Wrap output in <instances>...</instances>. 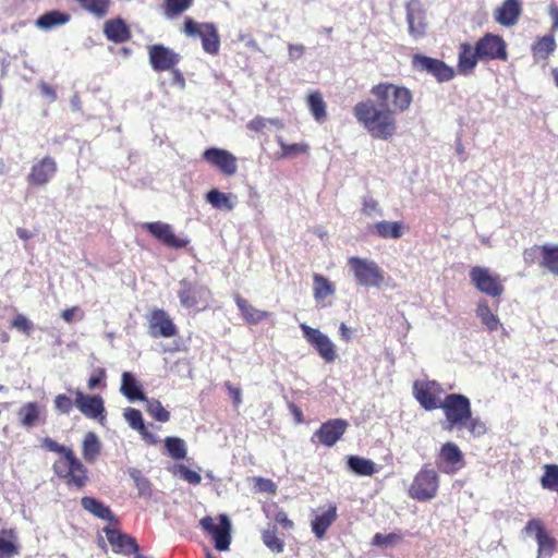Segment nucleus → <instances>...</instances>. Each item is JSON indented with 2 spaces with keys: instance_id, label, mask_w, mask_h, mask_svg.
Listing matches in <instances>:
<instances>
[{
  "instance_id": "603ef678",
  "label": "nucleus",
  "mask_w": 558,
  "mask_h": 558,
  "mask_svg": "<svg viewBox=\"0 0 558 558\" xmlns=\"http://www.w3.org/2000/svg\"><path fill=\"white\" fill-rule=\"evenodd\" d=\"M277 141L281 147L280 157H283V158L304 154V153H307L310 149V146L306 144L296 143V144L288 145L283 142L282 137H280V136L277 138Z\"/></svg>"
},
{
  "instance_id": "a18cd8bd",
  "label": "nucleus",
  "mask_w": 558,
  "mask_h": 558,
  "mask_svg": "<svg viewBox=\"0 0 558 558\" xmlns=\"http://www.w3.org/2000/svg\"><path fill=\"white\" fill-rule=\"evenodd\" d=\"M206 199L213 207L217 209H233V203L231 202L230 196L216 189L207 193Z\"/></svg>"
},
{
  "instance_id": "0e129e2a",
  "label": "nucleus",
  "mask_w": 558,
  "mask_h": 558,
  "mask_svg": "<svg viewBox=\"0 0 558 558\" xmlns=\"http://www.w3.org/2000/svg\"><path fill=\"white\" fill-rule=\"evenodd\" d=\"M362 205V211L368 215L369 217L383 216V209L380 208L378 202L375 198L364 197Z\"/></svg>"
},
{
  "instance_id": "4be33fe9",
  "label": "nucleus",
  "mask_w": 558,
  "mask_h": 558,
  "mask_svg": "<svg viewBox=\"0 0 558 558\" xmlns=\"http://www.w3.org/2000/svg\"><path fill=\"white\" fill-rule=\"evenodd\" d=\"M407 22L409 25V33L418 38L425 34V10L420 0H410L407 4Z\"/></svg>"
},
{
  "instance_id": "052dcab7",
  "label": "nucleus",
  "mask_w": 558,
  "mask_h": 558,
  "mask_svg": "<svg viewBox=\"0 0 558 558\" xmlns=\"http://www.w3.org/2000/svg\"><path fill=\"white\" fill-rule=\"evenodd\" d=\"M400 541H401V536L396 533H389L386 535L376 533L372 539V544L374 546L387 547V546L397 544Z\"/></svg>"
},
{
  "instance_id": "f8f14e48",
  "label": "nucleus",
  "mask_w": 558,
  "mask_h": 558,
  "mask_svg": "<svg viewBox=\"0 0 558 558\" xmlns=\"http://www.w3.org/2000/svg\"><path fill=\"white\" fill-rule=\"evenodd\" d=\"M475 46L481 61L508 60L507 44L499 35L486 33Z\"/></svg>"
},
{
  "instance_id": "1a4fd4ad",
  "label": "nucleus",
  "mask_w": 558,
  "mask_h": 558,
  "mask_svg": "<svg viewBox=\"0 0 558 558\" xmlns=\"http://www.w3.org/2000/svg\"><path fill=\"white\" fill-rule=\"evenodd\" d=\"M470 280L480 292L492 298H498L504 293L500 277L494 275L488 268L481 266L471 268Z\"/></svg>"
},
{
  "instance_id": "ea45409f",
  "label": "nucleus",
  "mask_w": 558,
  "mask_h": 558,
  "mask_svg": "<svg viewBox=\"0 0 558 558\" xmlns=\"http://www.w3.org/2000/svg\"><path fill=\"white\" fill-rule=\"evenodd\" d=\"M541 266L550 274L558 276V245H542Z\"/></svg>"
},
{
  "instance_id": "de8ad7c7",
  "label": "nucleus",
  "mask_w": 558,
  "mask_h": 558,
  "mask_svg": "<svg viewBox=\"0 0 558 558\" xmlns=\"http://www.w3.org/2000/svg\"><path fill=\"white\" fill-rule=\"evenodd\" d=\"M555 48V38L553 36H544L533 46V53L538 58L545 59Z\"/></svg>"
},
{
  "instance_id": "aec40b11",
  "label": "nucleus",
  "mask_w": 558,
  "mask_h": 558,
  "mask_svg": "<svg viewBox=\"0 0 558 558\" xmlns=\"http://www.w3.org/2000/svg\"><path fill=\"white\" fill-rule=\"evenodd\" d=\"M75 405L81 413L88 418H104L105 403L98 395H85L80 389L75 391Z\"/></svg>"
},
{
  "instance_id": "7c9ffc66",
  "label": "nucleus",
  "mask_w": 558,
  "mask_h": 558,
  "mask_svg": "<svg viewBox=\"0 0 558 558\" xmlns=\"http://www.w3.org/2000/svg\"><path fill=\"white\" fill-rule=\"evenodd\" d=\"M124 417L129 425L137 430L147 444L156 445L159 441L155 435L148 432L140 410L129 408L124 412Z\"/></svg>"
},
{
  "instance_id": "b1692460",
  "label": "nucleus",
  "mask_w": 558,
  "mask_h": 558,
  "mask_svg": "<svg viewBox=\"0 0 558 558\" xmlns=\"http://www.w3.org/2000/svg\"><path fill=\"white\" fill-rule=\"evenodd\" d=\"M349 424L345 420L333 418L324 423L316 435L318 436L322 444L327 447L333 446L341 436L345 433Z\"/></svg>"
},
{
  "instance_id": "2eb2a0df",
  "label": "nucleus",
  "mask_w": 558,
  "mask_h": 558,
  "mask_svg": "<svg viewBox=\"0 0 558 558\" xmlns=\"http://www.w3.org/2000/svg\"><path fill=\"white\" fill-rule=\"evenodd\" d=\"M143 228L162 245L169 248H184L190 243L189 239L177 236L169 223L161 221L146 222Z\"/></svg>"
},
{
  "instance_id": "bf43d9fd",
  "label": "nucleus",
  "mask_w": 558,
  "mask_h": 558,
  "mask_svg": "<svg viewBox=\"0 0 558 558\" xmlns=\"http://www.w3.org/2000/svg\"><path fill=\"white\" fill-rule=\"evenodd\" d=\"M178 474L181 478L186 481L189 484L198 485L202 482V476L198 472L191 470L184 464L177 465Z\"/></svg>"
},
{
  "instance_id": "6ab92c4d",
  "label": "nucleus",
  "mask_w": 558,
  "mask_h": 558,
  "mask_svg": "<svg viewBox=\"0 0 558 558\" xmlns=\"http://www.w3.org/2000/svg\"><path fill=\"white\" fill-rule=\"evenodd\" d=\"M104 532L109 544L112 546V550L116 554H123L129 556L140 550L136 539L131 535L122 533L118 529V525H107L104 527Z\"/></svg>"
},
{
  "instance_id": "49530a36",
  "label": "nucleus",
  "mask_w": 558,
  "mask_h": 558,
  "mask_svg": "<svg viewBox=\"0 0 558 558\" xmlns=\"http://www.w3.org/2000/svg\"><path fill=\"white\" fill-rule=\"evenodd\" d=\"M544 475L541 478L543 488L558 493V465L546 464Z\"/></svg>"
},
{
  "instance_id": "6e6552de",
  "label": "nucleus",
  "mask_w": 558,
  "mask_h": 558,
  "mask_svg": "<svg viewBox=\"0 0 558 558\" xmlns=\"http://www.w3.org/2000/svg\"><path fill=\"white\" fill-rule=\"evenodd\" d=\"M438 490V475L436 471L423 468L414 477L409 495L416 500L433 499Z\"/></svg>"
},
{
  "instance_id": "680f3d73",
  "label": "nucleus",
  "mask_w": 558,
  "mask_h": 558,
  "mask_svg": "<svg viewBox=\"0 0 558 558\" xmlns=\"http://www.w3.org/2000/svg\"><path fill=\"white\" fill-rule=\"evenodd\" d=\"M223 387L229 393L233 408L238 409L243 401L241 387L234 386L230 380H226Z\"/></svg>"
},
{
  "instance_id": "f704fd0d",
  "label": "nucleus",
  "mask_w": 558,
  "mask_h": 558,
  "mask_svg": "<svg viewBox=\"0 0 558 558\" xmlns=\"http://www.w3.org/2000/svg\"><path fill=\"white\" fill-rule=\"evenodd\" d=\"M69 21L70 15L68 13L52 10L40 15L36 20L35 25L40 29H51L53 27L64 25Z\"/></svg>"
},
{
  "instance_id": "774afa93",
  "label": "nucleus",
  "mask_w": 558,
  "mask_h": 558,
  "mask_svg": "<svg viewBox=\"0 0 558 558\" xmlns=\"http://www.w3.org/2000/svg\"><path fill=\"white\" fill-rule=\"evenodd\" d=\"M255 486L258 490L275 494L276 493V484L268 478L263 477H256L255 478Z\"/></svg>"
},
{
  "instance_id": "bb28decb",
  "label": "nucleus",
  "mask_w": 558,
  "mask_h": 558,
  "mask_svg": "<svg viewBox=\"0 0 558 558\" xmlns=\"http://www.w3.org/2000/svg\"><path fill=\"white\" fill-rule=\"evenodd\" d=\"M234 302L241 312L243 319L250 325H257L260 322L268 319L270 317V313L267 311H262L254 307L246 299H244L241 294H234Z\"/></svg>"
},
{
  "instance_id": "a19ab883",
  "label": "nucleus",
  "mask_w": 558,
  "mask_h": 558,
  "mask_svg": "<svg viewBox=\"0 0 558 558\" xmlns=\"http://www.w3.org/2000/svg\"><path fill=\"white\" fill-rule=\"evenodd\" d=\"M348 465L357 475L371 476L376 472L375 463L372 460L357 456L349 457Z\"/></svg>"
},
{
  "instance_id": "423d86ee",
  "label": "nucleus",
  "mask_w": 558,
  "mask_h": 558,
  "mask_svg": "<svg viewBox=\"0 0 558 558\" xmlns=\"http://www.w3.org/2000/svg\"><path fill=\"white\" fill-rule=\"evenodd\" d=\"M178 296L183 307L201 312L209 307L213 293L206 286L182 279L179 282Z\"/></svg>"
},
{
  "instance_id": "ddd939ff",
  "label": "nucleus",
  "mask_w": 558,
  "mask_h": 558,
  "mask_svg": "<svg viewBox=\"0 0 558 558\" xmlns=\"http://www.w3.org/2000/svg\"><path fill=\"white\" fill-rule=\"evenodd\" d=\"M412 64L417 71L433 75L439 83L449 82L456 75L453 68L439 59L415 54Z\"/></svg>"
},
{
  "instance_id": "dca6fc26",
  "label": "nucleus",
  "mask_w": 558,
  "mask_h": 558,
  "mask_svg": "<svg viewBox=\"0 0 558 558\" xmlns=\"http://www.w3.org/2000/svg\"><path fill=\"white\" fill-rule=\"evenodd\" d=\"M147 322L151 338H172L178 333V327L162 308L153 310L147 316Z\"/></svg>"
},
{
  "instance_id": "a878e982",
  "label": "nucleus",
  "mask_w": 558,
  "mask_h": 558,
  "mask_svg": "<svg viewBox=\"0 0 558 558\" xmlns=\"http://www.w3.org/2000/svg\"><path fill=\"white\" fill-rule=\"evenodd\" d=\"M521 15V3L519 0H505L501 5L495 9V21L506 27L517 24Z\"/></svg>"
},
{
  "instance_id": "4d7b16f0",
  "label": "nucleus",
  "mask_w": 558,
  "mask_h": 558,
  "mask_svg": "<svg viewBox=\"0 0 558 558\" xmlns=\"http://www.w3.org/2000/svg\"><path fill=\"white\" fill-rule=\"evenodd\" d=\"M54 409L60 414H70L75 405V401L71 399V397L65 393L57 395L53 400Z\"/></svg>"
},
{
  "instance_id": "473e14b6",
  "label": "nucleus",
  "mask_w": 558,
  "mask_h": 558,
  "mask_svg": "<svg viewBox=\"0 0 558 558\" xmlns=\"http://www.w3.org/2000/svg\"><path fill=\"white\" fill-rule=\"evenodd\" d=\"M101 442L94 432L85 434L82 441V457L86 463L93 464L101 454Z\"/></svg>"
},
{
  "instance_id": "c85d7f7f",
  "label": "nucleus",
  "mask_w": 558,
  "mask_h": 558,
  "mask_svg": "<svg viewBox=\"0 0 558 558\" xmlns=\"http://www.w3.org/2000/svg\"><path fill=\"white\" fill-rule=\"evenodd\" d=\"M106 37L116 44L125 43L131 39V31L128 24L120 17L109 20L104 25Z\"/></svg>"
},
{
  "instance_id": "72a5a7b5",
  "label": "nucleus",
  "mask_w": 558,
  "mask_h": 558,
  "mask_svg": "<svg viewBox=\"0 0 558 558\" xmlns=\"http://www.w3.org/2000/svg\"><path fill=\"white\" fill-rule=\"evenodd\" d=\"M120 391L130 401H135V400L144 401V400H146V397H145L144 392L142 391V388L138 385L137 380L129 372H124L122 374V383H121Z\"/></svg>"
},
{
  "instance_id": "f03ea898",
  "label": "nucleus",
  "mask_w": 558,
  "mask_h": 558,
  "mask_svg": "<svg viewBox=\"0 0 558 558\" xmlns=\"http://www.w3.org/2000/svg\"><path fill=\"white\" fill-rule=\"evenodd\" d=\"M54 475L69 488L82 490L89 482V472L74 450L59 457L52 464Z\"/></svg>"
},
{
  "instance_id": "e2e57ef3",
  "label": "nucleus",
  "mask_w": 558,
  "mask_h": 558,
  "mask_svg": "<svg viewBox=\"0 0 558 558\" xmlns=\"http://www.w3.org/2000/svg\"><path fill=\"white\" fill-rule=\"evenodd\" d=\"M43 447L51 452L58 453L60 457H64L68 452H71L73 449L70 447H65L60 445L54 439L50 437H46L43 439Z\"/></svg>"
},
{
  "instance_id": "a211bd4d",
  "label": "nucleus",
  "mask_w": 558,
  "mask_h": 558,
  "mask_svg": "<svg viewBox=\"0 0 558 558\" xmlns=\"http://www.w3.org/2000/svg\"><path fill=\"white\" fill-rule=\"evenodd\" d=\"M203 159L225 175L231 177L238 170L236 157L229 150L211 147L203 153Z\"/></svg>"
},
{
  "instance_id": "c756f323",
  "label": "nucleus",
  "mask_w": 558,
  "mask_h": 558,
  "mask_svg": "<svg viewBox=\"0 0 558 558\" xmlns=\"http://www.w3.org/2000/svg\"><path fill=\"white\" fill-rule=\"evenodd\" d=\"M21 553L17 533L14 529L0 531V558H13Z\"/></svg>"
},
{
  "instance_id": "c9c22d12",
  "label": "nucleus",
  "mask_w": 558,
  "mask_h": 558,
  "mask_svg": "<svg viewBox=\"0 0 558 558\" xmlns=\"http://www.w3.org/2000/svg\"><path fill=\"white\" fill-rule=\"evenodd\" d=\"M315 283L316 304L318 302H323L324 306L327 304H331V300L336 292L335 284L320 275H316Z\"/></svg>"
},
{
  "instance_id": "9d476101",
  "label": "nucleus",
  "mask_w": 558,
  "mask_h": 558,
  "mask_svg": "<svg viewBox=\"0 0 558 558\" xmlns=\"http://www.w3.org/2000/svg\"><path fill=\"white\" fill-rule=\"evenodd\" d=\"M219 524H215L214 519L206 515L201 519L199 524L204 531L209 533L215 542V548L220 551L228 550L231 543V523L226 514L219 515Z\"/></svg>"
},
{
  "instance_id": "7ed1b4c3",
  "label": "nucleus",
  "mask_w": 558,
  "mask_h": 558,
  "mask_svg": "<svg viewBox=\"0 0 558 558\" xmlns=\"http://www.w3.org/2000/svg\"><path fill=\"white\" fill-rule=\"evenodd\" d=\"M371 94L386 108L396 112L407 111L412 104V93L404 86L379 83L372 87Z\"/></svg>"
},
{
  "instance_id": "79ce46f5",
  "label": "nucleus",
  "mask_w": 558,
  "mask_h": 558,
  "mask_svg": "<svg viewBox=\"0 0 558 558\" xmlns=\"http://www.w3.org/2000/svg\"><path fill=\"white\" fill-rule=\"evenodd\" d=\"M167 453L173 460H182L186 457V445L182 438L170 436L163 440Z\"/></svg>"
},
{
  "instance_id": "c03bdc74",
  "label": "nucleus",
  "mask_w": 558,
  "mask_h": 558,
  "mask_svg": "<svg viewBox=\"0 0 558 558\" xmlns=\"http://www.w3.org/2000/svg\"><path fill=\"white\" fill-rule=\"evenodd\" d=\"M537 555L536 558H551L556 549V539L549 535L548 532L539 535L536 538Z\"/></svg>"
},
{
  "instance_id": "58836bf2",
  "label": "nucleus",
  "mask_w": 558,
  "mask_h": 558,
  "mask_svg": "<svg viewBox=\"0 0 558 558\" xmlns=\"http://www.w3.org/2000/svg\"><path fill=\"white\" fill-rule=\"evenodd\" d=\"M337 519V506L329 504L327 509L323 510L320 514L316 515V537L322 538L327 529Z\"/></svg>"
},
{
  "instance_id": "6e6d98bb",
  "label": "nucleus",
  "mask_w": 558,
  "mask_h": 558,
  "mask_svg": "<svg viewBox=\"0 0 558 558\" xmlns=\"http://www.w3.org/2000/svg\"><path fill=\"white\" fill-rule=\"evenodd\" d=\"M462 427H465L474 437H480L486 433L485 423L478 416H472V413L470 417L465 420Z\"/></svg>"
},
{
  "instance_id": "5701e85b",
  "label": "nucleus",
  "mask_w": 558,
  "mask_h": 558,
  "mask_svg": "<svg viewBox=\"0 0 558 558\" xmlns=\"http://www.w3.org/2000/svg\"><path fill=\"white\" fill-rule=\"evenodd\" d=\"M21 426L29 429L46 422L45 409L37 402H26L17 410Z\"/></svg>"
},
{
  "instance_id": "4468645a",
  "label": "nucleus",
  "mask_w": 558,
  "mask_h": 558,
  "mask_svg": "<svg viewBox=\"0 0 558 558\" xmlns=\"http://www.w3.org/2000/svg\"><path fill=\"white\" fill-rule=\"evenodd\" d=\"M58 163L51 156H45L36 160L26 177L29 187H41L47 185L57 174Z\"/></svg>"
},
{
  "instance_id": "393cba45",
  "label": "nucleus",
  "mask_w": 558,
  "mask_h": 558,
  "mask_svg": "<svg viewBox=\"0 0 558 558\" xmlns=\"http://www.w3.org/2000/svg\"><path fill=\"white\" fill-rule=\"evenodd\" d=\"M478 61H481V58L476 46L472 47L469 43H462L458 53V73L464 76L472 75Z\"/></svg>"
},
{
  "instance_id": "5fc2aeb1",
  "label": "nucleus",
  "mask_w": 558,
  "mask_h": 558,
  "mask_svg": "<svg viewBox=\"0 0 558 558\" xmlns=\"http://www.w3.org/2000/svg\"><path fill=\"white\" fill-rule=\"evenodd\" d=\"M268 125H275L278 129L283 126L279 119H266L257 116L247 123V129L254 132H263Z\"/></svg>"
},
{
  "instance_id": "09e8293b",
  "label": "nucleus",
  "mask_w": 558,
  "mask_h": 558,
  "mask_svg": "<svg viewBox=\"0 0 558 558\" xmlns=\"http://www.w3.org/2000/svg\"><path fill=\"white\" fill-rule=\"evenodd\" d=\"M440 458L445 462L454 465L462 460V452L453 442H447L440 450Z\"/></svg>"
},
{
  "instance_id": "412c9836",
  "label": "nucleus",
  "mask_w": 558,
  "mask_h": 558,
  "mask_svg": "<svg viewBox=\"0 0 558 558\" xmlns=\"http://www.w3.org/2000/svg\"><path fill=\"white\" fill-rule=\"evenodd\" d=\"M149 62L155 71H169L179 62V54L163 45H153L149 47Z\"/></svg>"
},
{
  "instance_id": "4c0bfd02",
  "label": "nucleus",
  "mask_w": 558,
  "mask_h": 558,
  "mask_svg": "<svg viewBox=\"0 0 558 558\" xmlns=\"http://www.w3.org/2000/svg\"><path fill=\"white\" fill-rule=\"evenodd\" d=\"M476 316L480 318L481 323L489 330V331H496L500 326V320L495 315L489 306L486 300H481L477 303L476 307Z\"/></svg>"
},
{
  "instance_id": "f3484780",
  "label": "nucleus",
  "mask_w": 558,
  "mask_h": 558,
  "mask_svg": "<svg viewBox=\"0 0 558 558\" xmlns=\"http://www.w3.org/2000/svg\"><path fill=\"white\" fill-rule=\"evenodd\" d=\"M442 389L436 381H415L413 393L418 403L427 411L440 409Z\"/></svg>"
},
{
  "instance_id": "3c124183",
  "label": "nucleus",
  "mask_w": 558,
  "mask_h": 558,
  "mask_svg": "<svg viewBox=\"0 0 558 558\" xmlns=\"http://www.w3.org/2000/svg\"><path fill=\"white\" fill-rule=\"evenodd\" d=\"M264 544L274 553H281L283 550V541L278 537L276 527L265 530L263 532Z\"/></svg>"
},
{
  "instance_id": "13d9d810",
  "label": "nucleus",
  "mask_w": 558,
  "mask_h": 558,
  "mask_svg": "<svg viewBox=\"0 0 558 558\" xmlns=\"http://www.w3.org/2000/svg\"><path fill=\"white\" fill-rule=\"evenodd\" d=\"M106 369L102 367H97L94 369L92 376L87 380V387L89 390H95L97 388L104 389L106 388Z\"/></svg>"
},
{
  "instance_id": "cd10ccee",
  "label": "nucleus",
  "mask_w": 558,
  "mask_h": 558,
  "mask_svg": "<svg viewBox=\"0 0 558 558\" xmlns=\"http://www.w3.org/2000/svg\"><path fill=\"white\" fill-rule=\"evenodd\" d=\"M81 505L84 510L92 513L94 517L106 520L110 524L119 525V521L111 509L98 499L85 496L81 499Z\"/></svg>"
},
{
  "instance_id": "e433bc0d",
  "label": "nucleus",
  "mask_w": 558,
  "mask_h": 558,
  "mask_svg": "<svg viewBox=\"0 0 558 558\" xmlns=\"http://www.w3.org/2000/svg\"><path fill=\"white\" fill-rule=\"evenodd\" d=\"M316 351L327 362L331 363L338 357L335 343L324 333L316 329Z\"/></svg>"
},
{
  "instance_id": "8fccbe9b",
  "label": "nucleus",
  "mask_w": 558,
  "mask_h": 558,
  "mask_svg": "<svg viewBox=\"0 0 558 558\" xmlns=\"http://www.w3.org/2000/svg\"><path fill=\"white\" fill-rule=\"evenodd\" d=\"M130 477L134 481V484L138 490L140 496L149 495L151 492V485L147 477H145L138 469L129 470Z\"/></svg>"
},
{
  "instance_id": "2f4dec72",
  "label": "nucleus",
  "mask_w": 558,
  "mask_h": 558,
  "mask_svg": "<svg viewBox=\"0 0 558 558\" xmlns=\"http://www.w3.org/2000/svg\"><path fill=\"white\" fill-rule=\"evenodd\" d=\"M373 232L381 239H400L409 228L401 221L381 220L373 227Z\"/></svg>"
},
{
  "instance_id": "338daca9",
  "label": "nucleus",
  "mask_w": 558,
  "mask_h": 558,
  "mask_svg": "<svg viewBox=\"0 0 558 558\" xmlns=\"http://www.w3.org/2000/svg\"><path fill=\"white\" fill-rule=\"evenodd\" d=\"M11 328H15L26 335H29L33 329V324L24 315L17 314L11 322Z\"/></svg>"
},
{
  "instance_id": "0eeeda50",
  "label": "nucleus",
  "mask_w": 558,
  "mask_h": 558,
  "mask_svg": "<svg viewBox=\"0 0 558 558\" xmlns=\"http://www.w3.org/2000/svg\"><path fill=\"white\" fill-rule=\"evenodd\" d=\"M183 32L189 37H199L203 49L209 54H217L220 48V38L217 27L213 23H197L192 17H186Z\"/></svg>"
},
{
  "instance_id": "9b49d317",
  "label": "nucleus",
  "mask_w": 558,
  "mask_h": 558,
  "mask_svg": "<svg viewBox=\"0 0 558 558\" xmlns=\"http://www.w3.org/2000/svg\"><path fill=\"white\" fill-rule=\"evenodd\" d=\"M219 524H215L214 519L206 515L201 519L199 524L204 531L209 533L215 542V548L220 551L228 550L231 543V523L226 514L219 515Z\"/></svg>"
},
{
  "instance_id": "f257e3e1",
  "label": "nucleus",
  "mask_w": 558,
  "mask_h": 558,
  "mask_svg": "<svg viewBox=\"0 0 558 558\" xmlns=\"http://www.w3.org/2000/svg\"><path fill=\"white\" fill-rule=\"evenodd\" d=\"M353 114L357 122L374 138H391L397 131V121L393 111L376 104L372 99L357 102L353 108Z\"/></svg>"
},
{
  "instance_id": "864d4df0",
  "label": "nucleus",
  "mask_w": 558,
  "mask_h": 558,
  "mask_svg": "<svg viewBox=\"0 0 558 558\" xmlns=\"http://www.w3.org/2000/svg\"><path fill=\"white\" fill-rule=\"evenodd\" d=\"M147 412L158 422H168L170 420V413L163 408L159 400L148 401Z\"/></svg>"
},
{
  "instance_id": "39448f33",
  "label": "nucleus",
  "mask_w": 558,
  "mask_h": 558,
  "mask_svg": "<svg viewBox=\"0 0 558 558\" xmlns=\"http://www.w3.org/2000/svg\"><path fill=\"white\" fill-rule=\"evenodd\" d=\"M440 409H442L446 417L442 425L446 430L461 429L472 412L470 399L460 393L447 395Z\"/></svg>"
},
{
  "instance_id": "37998d69",
  "label": "nucleus",
  "mask_w": 558,
  "mask_h": 558,
  "mask_svg": "<svg viewBox=\"0 0 558 558\" xmlns=\"http://www.w3.org/2000/svg\"><path fill=\"white\" fill-rule=\"evenodd\" d=\"M194 0H163V14L168 19H174L193 5Z\"/></svg>"
},
{
  "instance_id": "20e7f679",
  "label": "nucleus",
  "mask_w": 558,
  "mask_h": 558,
  "mask_svg": "<svg viewBox=\"0 0 558 558\" xmlns=\"http://www.w3.org/2000/svg\"><path fill=\"white\" fill-rule=\"evenodd\" d=\"M348 265L357 286L380 288L385 282L386 272L374 259L351 256Z\"/></svg>"
},
{
  "instance_id": "69168bd1",
  "label": "nucleus",
  "mask_w": 558,
  "mask_h": 558,
  "mask_svg": "<svg viewBox=\"0 0 558 558\" xmlns=\"http://www.w3.org/2000/svg\"><path fill=\"white\" fill-rule=\"evenodd\" d=\"M523 533L526 535H535V538H537L539 535H543L547 531L544 527L543 522L539 519H531L526 525L524 526Z\"/></svg>"
}]
</instances>
